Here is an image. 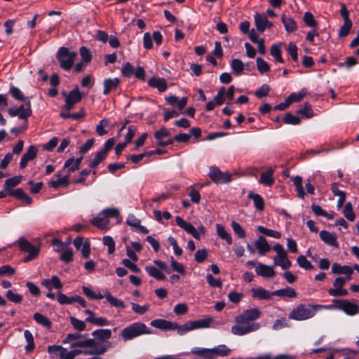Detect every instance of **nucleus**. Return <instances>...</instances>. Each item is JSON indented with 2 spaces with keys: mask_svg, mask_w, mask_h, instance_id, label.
Segmentation results:
<instances>
[{
  "mask_svg": "<svg viewBox=\"0 0 359 359\" xmlns=\"http://www.w3.org/2000/svg\"><path fill=\"white\" fill-rule=\"evenodd\" d=\"M290 325L285 318H280L276 320L272 325L273 330H279L280 329L288 327Z\"/></svg>",
  "mask_w": 359,
  "mask_h": 359,
  "instance_id": "nucleus-59",
  "label": "nucleus"
},
{
  "mask_svg": "<svg viewBox=\"0 0 359 359\" xmlns=\"http://www.w3.org/2000/svg\"><path fill=\"white\" fill-rule=\"evenodd\" d=\"M329 308L320 304H299L289 313V318L294 320H305L313 318L317 311Z\"/></svg>",
  "mask_w": 359,
  "mask_h": 359,
  "instance_id": "nucleus-4",
  "label": "nucleus"
},
{
  "mask_svg": "<svg viewBox=\"0 0 359 359\" xmlns=\"http://www.w3.org/2000/svg\"><path fill=\"white\" fill-rule=\"evenodd\" d=\"M274 169L271 167L269 168L266 171L262 172L260 175L259 183L271 187L274 184V179L273 177Z\"/></svg>",
  "mask_w": 359,
  "mask_h": 359,
  "instance_id": "nucleus-23",
  "label": "nucleus"
},
{
  "mask_svg": "<svg viewBox=\"0 0 359 359\" xmlns=\"http://www.w3.org/2000/svg\"><path fill=\"white\" fill-rule=\"evenodd\" d=\"M86 321L100 327L107 326L110 324L109 320L104 317L97 318L95 316V318H86Z\"/></svg>",
  "mask_w": 359,
  "mask_h": 359,
  "instance_id": "nucleus-50",
  "label": "nucleus"
},
{
  "mask_svg": "<svg viewBox=\"0 0 359 359\" xmlns=\"http://www.w3.org/2000/svg\"><path fill=\"white\" fill-rule=\"evenodd\" d=\"M281 21L287 32H293L298 28V26L294 20L285 14L281 15Z\"/></svg>",
  "mask_w": 359,
  "mask_h": 359,
  "instance_id": "nucleus-27",
  "label": "nucleus"
},
{
  "mask_svg": "<svg viewBox=\"0 0 359 359\" xmlns=\"http://www.w3.org/2000/svg\"><path fill=\"white\" fill-rule=\"evenodd\" d=\"M274 266V264L273 266H268L262 263H258L255 268V271L257 276L271 278L276 276V272L273 269Z\"/></svg>",
  "mask_w": 359,
  "mask_h": 359,
  "instance_id": "nucleus-17",
  "label": "nucleus"
},
{
  "mask_svg": "<svg viewBox=\"0 0 359 359\" xmlns=\"http://www.w3.org/2000/svg\"><path fill=\"white\" fill-rule=\"evenodd\" d=\"M297 114L306 118H311L313 116L311 104L308 102L304 103V104L297 111Z\"/></svg>",
  "mask_w": 359,
  "mask_h": 359,
  "instance_id": "nucleus-57",
  "label": "nucleus"
},
{
  "mask_svg": "<svg viewBox=\"0 0 359 359\" xmlns=\"http://www.w3.org/2000/svg\"><path fill=\"white\" fill-rule=\"evenodd\" d=\"M23 102L25 104H21L18 108H9L8 109V113L11 117L18 116L20 119H23L26 123H27V119L32 113L29 97H26V100Z\"/></svg>",
  "mask_w": 359,
  "mask_h": 359,
  "instance_id": "nucleus-11",
  "label": "nucleus"
},
{
  "mask_svg": "<svg viewBox=\"0 0 359 359\" xmlns=\"http://www.w3.org/2000/svg\"><path fill=\"white\" fill-rule=\"evenodd\" d=\"M216 229L217 235L220 238L226 241L229 245L232 243L231 236L226 231L225 228L222 224H217Z\"/></svg>",
  "mask_w": 359,
  "mask_h": 359,
  "instance_id": "nucleus-38",
  "label": "nucleus"
},
{
  "mask_svg": "<svg viewBox=\"0 0 359 359\" xmlns=\"http://www.w3.org/2000/svg\"><path fill=\"white\" fill-rule=\"evenodd\" d=\"M257 231L265 236L274 238H280L281 237V233L280 231L269 229L262 226H258Z\"/></svg>",
  "mask_w": 359,
  "mask_h": 359,
  "instance_id": "nucleus-47",
  "label": "nucleus"
},
{
  "mask_svg": "<svg viewBox=\"0 0 359 359\" xmlns=\"http://www.w3.org/2000/svg\"><path fill=\"white\" fill-rule=\"evenodd\" d=\"M304 23L310 27H316L318 25L317 20H315L313 15L310 12H306L303 17Z\"/></svg>",
  "mask_w": 359,
  "mask_h": 359,
  "instance_id": "nucleus-56",
  "label": "nucleus"
},
{
  "mask_svg": "<svg viewBox=\"0 0 359 359\" xmlns=\"http://www.w3.org/2000/svg\"><path fill=\"white\" fill-rule=\"evenodd\" d=\"M255 246L257 249L259 255H264L271 250V247L263 236L258 237L255 242Z\"/></svg>",
  "mask_w": 359,
  "mask_h": 359,
  "instance_id": "nucleus-21",
  "label": "nucleus"
},
{
  "mask_svg": "<svg viewBox=\"0 0 359 359\" xmlns=\"http://www.w3.org/2000/svg\"><path fill=\"white\" fill-rule=\"evenodd\" d=\"M172 331L176 330L179 335H184L187 332L191 331L189 321L179 325L177 323L172 322Z\"/></svg>",
  "mask_w": 359,
  "mask_h": 359,
  "instance_id": "nucleus-41",
  "label": "nucleus"
},
{
  "mask_svg": "<svg viewBox=\"0 0 359 359\" xmlns=\"http://www.w3.org/2000/svg\"><path fill=\"white\" fill-rule=\"evenodd\" d=\"M211 350L212 351V359L217 355L222 357L227 356L231 353V349L224 344L215 346L213 348H211Z\"/></svg>",
  "mask_w": 359,
  "mask_h": 359,
  "instance_id": "nucleus-33",
  "label": "nucleus"
},
{
  "mask_svg": "<svg viewBox=\"0 0 359 359\" xmlns=\"http://www.w3.org/2000/svg\"><path fill=\"white\" fill-rule=\"evenodd\" d=\"M257 69L259 73L264 74L270 70L269 65L262 57L256 59Z\"/></svg>",
  "mask_w": 359,
  "mask_h": 359,
  "instance_id": "nucleus-54",
  "label": "nucleus"
},
{
  "mask_svg": "<svg viewBox=\"0 0 359 359\" xmlns=\"http://www.w3.org/2000/svg\"><path fill=\"white\" fill-rule=\"evenodd\" d=\"M283 121L286 124L297 125L300 123L301 119L298 116H294L291 113H286Z\"/></svg>",
  "mask_w": 359,
  "mask_h": 359,
  "instance_id": "nucleus-64",
  "label": "nucleus"
},
{
  "mask_svg": "<svg viewBox=\"0 0 359 359\" xmlns=\"http://www.w3.org/2000/svg\"><path fill=\"white\" fill-rule=\"evenodd\" d=\"M22 176H15L7 179L4 184V189L8 191V196H13L16 199L21 200L27 205L32 203V198L27 196L21 188L15 190L12 189L18 186L22 181Z\"/></svg>",
  "mask_w": 359,
  "mask_h": 359,
  "instance_id": "nucleus-5",
  "label": "nucleus"
},
{
  "mask_svg": "<svg viewBox=\"0 0 359 359\" xmlns=\"http://www.w3.org/2000/svg\"><path fill=\"white\" fill-rule=\"evenodd\" d=\"M209 176L212 180L217 184L227 183L231 180L230 174L222 172L217 166H212L210 168Z\"/></svg>",
  "mask_w": 359,
  "mask_h": 359,
  "instance_id": "nucleus-14",
  "label": "nucleus"
},
{
  "mask_svg": "<svg viewBox=\"0 0 359 359\" xmlns=\"http://www.w3.org/2000/svg\"><path fill=\"white\" fill-rule=\"evenodd\" d=\"M60 260L65 263H69L73 260V250L71 248H67L65 250L62 251L60 255Z\"/></svg>",
  "mask_w": 359,
  "mask_h": 359,
  "instance_id": "nucleus-62",
  "label": "nucleus"
},
{
  "mask_svg": "<svg viewBox=\"0 0 359 359\" xmlns=\"http://www.w3.org/2000/svg\"><path fill=\"white\" fill-rule=\"evenodd\" d=\"M251 292L252 297L262 300L270 299L273 296L269 291L263 287L252 288Z\"/></svg>",
  "mask_w": 359,
  "mask_h": 359,
  "instance_id": "nucleus-30",
  "label": "nucleus"
},
{
  "mask_svg": "<svg viewBox=\"0 0 359 359\" xmlns=\"http://www.w3.org/2000/svg\"><path fill=\"white\" fill-rule=\"evenodd\" d=\"M107 155L99 151L95 154L94 159L89 164L90 168H95L106 158Z\"/></svg>",
  "mask_w": 359,
  "mask_h": 359,
  "instance_id": "nucleus-58",
  "label": "nucleus"
},
{
  "mask_svg": "<svg viewBox=\"0 0 359 359\" xmlns=\"http://www.w3.org/2000/svg\"><path fill=\"white\" fill-rule=\"evenodd\" d=\"M148 85L150 87L157 88L161 93L165 91L168 88L165 79L160 77H151L148 81Z\"/></svg>",
  "mask_w": 359,
  "mask_h": 359,
  "instance_id": "nucleus-22",
  "label": "nucleus"
},
{
  "mask_svg": "<svg viewBox=\"0 0 359 359\" xmlns=\"http://www.w3.org/2000/svg\"><path fill=\"white\" fill-rule=\"evenodd\" d=\"M271 294L280 297L294 298L297 297V293L294 289L287 287L285 288L275 290L271 292Z\"/></svg>",
  "mask_w": 359,
  "mask_h": 359,
  "instance_id": "nucleus-28",
  "label": "nucleus"
},
{
  "mask_svg": "<svg viewBox=\"0 0 359 359\" xmlns=\"http://www.w3.org/2000/svg\"><path fill=\"white\" fill-rule=\"evenodd\" d=\"M175 222L177 226L187 233L191 234L196 240H200L201 234H204L205 232V229L203 225H201L198 229H196L191 223L186 222L180 216L175 217Z\"/></svg>",
  "mask_w": 359,
  "mask_h": 359,
  "instance_id": "nucleus-13",
  "label": "nucleus"
},
{
  "mask_svg": "<svg viewBox=\"0 0 359 359\" xmlns=\"http://www.w3.org/2000/svg\"><path fill=\"white\" fill-rule=\"evenodd\" d=\"M37 152L38 149L36 146H29L21 158L20 168L24 169L29 161H33L36 158Z\"/></svg>",
  "mask_w": 359,
  "mask_h": 359,
  "instance_id": "nucleus-18",
  "label": "nucleus"
},
{
  "mask_svg": "<svg viewBox=\"0 0 359 359\" xmlns=\"http://www.w3.org/2000/svg\"><path fill=\"white\" fill-rule=\"evenodd\" d=\"M248 198L254 202L255 208L259 211H262L264 208V201L261 195L258 194L249 193Z\"/></svg>",
  "mask_w": 359,
  "mask_h": 359,
  "instance_id": "nucleus-36",
  "label": "nucleus"
},
{
  "mask_svg": "<svg viewBox=\"0 0 359 359\" xmlns=\"http://www.w3.org/2000/svg\"><path fill=\"white\" fill-rule=\"evenodd\" d=\"M90 223L97 226L100 229H106L108 228L109 224V221L108 219L105 218L104 216L101 217L100 215L93 217L90 219Z\"/></svg>",
  "mask_w": 359,
  "mask_h": 359,
  "instance_id": "nucleus-34",
  "label": "nucleus"
},
{
  "mask_svg": "<svg viewBox=\"0 0 359 359\" xmlns=\"http://www.w3.org/2000/svg\"><path fill=\"white\" fill-rule=\"evenodd\" d=\"M69 321H70L71 325L74 327V329L77 330V331H79V332L83 331L86 328V323L87 321H86V320H79L78 318H76L75 317L71 316L69 318Z\"/></svg>",
  "mask_w": 359,
  "mask_h": 359,
  "instance_id": "nucleus-45",
  "label": "nucleus"
},
{
  "mask_svg": "<svg viewBox=\"0 0 359 359\" xmlns=\"http://www.w3.org/2000/svg\"><path fill=\"white\" fill-rule=\"evenodd\" d=\"M18 243L21 251L28 253L22 260L24 263H28L38 257L40 252V245H33L23 237L18 239Z\"/></svg>",
  "mask_w": 359,
  "mask_h": 359,
  "instance_id": "nucleus-8",
  "label": "nucleus"
},
{
  "mask_svg": "<svg viewBox=\"0 0 359 359\" xmlns=\"http://www.w3.org/2000/svg\"><path fill=\"white\" fill-rule=\"evenodd\" d=\"M121 83V80L118 78H108L105 79L103 81V94L107 95L110 92L116 90Z\"/></svg>",
  "mask_w": 359,
  "mask_h": 359,
  "instance_id": "nucleus-19",
  "label": "nucleus"
},
{
  "mask_svg": "<svg viewBox=\"0 0 359 359\" xmlns=\"http://www.w3.org/2000/svg\"><path fill=\"white\" fill-rule=\"evenodd\" d=\"M294 185L296 188V191L297 192V196L300 198H304L306 194L304 191V188L302 186V177L297 175L293 180Z\"/></svg>",
  "mask_w": 359,
  "mask_h": 359,
  "instance_id": "nucleus-48",
  "label": "nucleus"
},
{
  "mask_svg": "<svg viewBox=\"0 0 359 359\" xmlns=\"http://www.w3.org/2000/svg\"><path fill=\"white\" fill-rule=\"evenodd\" d=\"M345 283L346 279L343 277L337 278L333 283L334 288L329 289L328 294L332 297H345L348 295V290L343 288Z\"/></svg>",
  "mask_w": 359,
  "mask_h": 359,
  "instance_id": "nucleus-15",
  "label": "nucleus"
},
{
  "mask_svg": "<svg viewBox=\"0 0 359 359\" xmlns=\"http://www.w3.org/2000/svg\"><path fill=\"white\" fill-rule=\"evenodd\" d=\"M262 312L257 307L243 310L235 317L236 325L231 327V333L236 336H244L257 332L261 325L256 320L260 318Z\"/></svg>",
  "mask_w": 359,
  "mask_h": 359,
  "instance_id": "nucleus-1",
  "label": "nucleus"
},
{
  "mask_svg": "<svg viewBox=\"0 0 359 359\" xmlns=\"http://www.w3.org/2000/svg\"><path fill=\"white\" fill-rule=\"evenodd\" d=\"M273 250L276 252V255L273 258L274 266H280L283 270L289 269L292 265V262L287 258L283 246L276 243L273 245Z\"/></svg>",
  "mask_w": 359,
  "mask_h": 359,
  "instance_id": "nucleus-10",
  "label": "nucleus"
},
{
  "mask_svg": "<svg viewBox=\"0 0 359 359\" xmlns=\"http://www.w3.org/2000/svg\"><path fill=\"white\" fill-rule=\"evenodd\" d=\"M62 93L65 97V104L63 106V109L67 111L72 110L74 105L79 102L83 97V94L80 92L78 86H76L68 93L65 91Z\"/></svg>",
  "mask_w": 359,
  "mask_h": 359,
  "instance_id": "nucleus-12",
  "label": "nucleus"
},
{
  "mask_svg": "<svg viewBox=\"0 0 359 359\" xmlns=\"http://www.w3.org/2000/svg\"><path fill=\"white\" fill-rule=\"evenodd\" d=\"M77 56L75 51H69L67 48L61 47L57 52V60L60 62V67L64 70H69Z\"/></svg>",
  "mask_w": 359,
  "mask_h": 359,
  "instance_id": "nucleus-9",
  "label": "nucleus"
},
{
  "mask_svg": "<svg viewBox=\"0 0 359 359\" xmlns=\"http://www.w3.org/2000/svg\"><path fill=\"white\" fill-rule=\"evenodd\" d=\"M24 336L27 342V344L25 346V349L27 352H31L35 348L33 335L29 330H26L24 332Z\"/></svg>",
  "mask_w": 359,
  "mask_h": 359,
  "instance_id": "nucleus-46",
  "label": "nucleus"
},
{
  "mask_svg": "<svg viewBox=\"0 0 359 359\" xmlns=\"http://www.w3.org/2000/svg\"><path fill=\"white\" fill-rule=\"evenodd\" d=\"M255 23L257 31L263 33L266 29L268 19L264 15L256 13L255 15Z\"/></svg>",
  "mask_w": 359,
  "mask_h": 359,
  "instance_id": "nucleus-26",
  "label": "nucleus"
},
{
  "mask_svg": "<svg viewBox=\"0 0 359 359\" xmlns=\"http://www.w3.org/2000/svg\"><path fill=\"white\" fill-rule=\"evenodd\" d=\"M332 304L325 305L330 308H325L327 310L337 309L342 311L348 316H354L359 313V306L348 299H334Z\"/></svg>",
  "mask_w": 359,
  "mask_h": 359,
  "instance_id": "nucleus-7",
  "label": "nucleus"
},
{
  "mask_svg": "<svg viewBox=\"0 0 359 359\" xmlns=\"http://www.w3.org/2000/svg\"><path fill=\"white\" fill-rule=\"evenodd\" d=\"M79 53L82 58V61L86 64L89 63L92 60V55L88 48L85 46H81L79 49Z\"/></svg>",
  "mask_w": 359,
  "mask_h": 359,
  "instance_id": "nucleus-61",
  "label": "nucleus"
},
{
  "mask_svg": "<svg viewBox=\"0 0 359 359\" xmlns=\"http://www.w3.org/2000/svg\"><path fill=\"white\" fill-rule=\"evenodd\" d=\"M297 262L299 267L304 269L311 270L313 269V265L306 258L304 255H299L297 259Z\"/></svg>",
  "mask_w": 359,
  "mask_h": 359,
  "instance_id": "nucleus-53",
  "label": "nucleus"
},
{
  "mask_svg": "<svg viewBox=\"0 0 359 359\" xmlns=\"http://www.w3.org/2000/svg\"><path fill=\"white\" fill-rule=\"evenodd\" d=\"M70 348L72 350L77 349L82 352L81 354L86 355H100L104 354L107 350V346L94 339L74 342L71 344Z\"/></svg>",
  "mask_w": 359,
  "mask_h": 359,
  "instance_id": "nucleus-3",
  "label": "nucleus"
},
{
  "mask_svg": "<svg viewBox=\"0 0 359 359\" xmlns=\"http://www.w3.org/2000/svg\"><path fill=\"white\" fill-rule=\"evenodd\" d=\"M8 93L16 100L25 101L26 100L22 92L15 86H11Z\"/></svg>",
  "mask_w": 359,
  "mask_h": 359,
  "instance_id": "nucleus-60",
  "label": "nucleus"
},
{
  "mask_svg": "<svg viewBox=\"0 0 359 359\" xmlns=\"http://www.w3.org/2000/svg\"><path fill=\"white\" fill-rule=\"evenodd\" d=\"M70 348L72 350L77 349L82 352L81 354L86 355H100L104 354L107 350V346L94 339L74 342L71 344Z\"/></svg>",
  "mask_w": 359,
  "mask_h": 359,
  "instance_id": "nucleus-2",
  "label": "nucleus"
},
{
  "mask_svg": "<svg viewBox=\"0 0 359 359\" xmlns=\"http://www.w3.org/2000/svg\"><path fill=\"white\" fill-rule=\"evenodd\" d=\"M212 321V318H206L197 320L189 321L191 330L201 328H207L210 326Z\"/></svg>",
  "mask_w": 359,
  "mask_h": 359,
  "instance_id": "nucleus-31",
  "label": "nucleus"
},
{
  "mask_svg": "<svg viewBox=\"0 0 359 359\" xmlns=\"http://www.w3.org/2000/svg\"><path fill=\"white\" fill-rule=\"evenodd\" d=\"M82 291L83 294L90 299H102L104 298V294H102L100 292H95L93 291L90 288L86 286L82 287Z\"/></svg>",
  "mask_w": 359,
  "mask_h": 359,
  "instance_id": "nucleus-44",
  "label": "nucleus"
},
{
  "mask_svg": "<svg viewBox=\"0 0 359 359\" xmlns=\"http://www.w3.org/2000/svg\"><path fill=\"white\" fill-rule=\"evenodd\" d=\"M320 239L327 245L335 248H339V242L336 233H331L326 230H323L319 233Z\"/></svg>",
  "mask_w": 359,
  "mask_h": 359,
  "instance_id": "nucleus-16",
  "label": "nucleus"
},
{
  "mask_svg": "<svg viewBox=\"0 0 359 359\" xmlns=\"http://www.w3.org/2000/svg\"><path fill=\"white\" fill-rule=\"evenodd\" d=\"M332 272L335 274L349 275L353 273V269L349 266H341L334 263L332 267Z\"/></svg>",
  "mask_w": 359,
  "mask_h": 359,
  "instance_id": "nucleus-37",
  "label": "nucleus"
},
{
  "mask_svg": "<svg viewBox=\"0 0 359 359\" xmlns=\"http://www.w3.org/2000/svg\"><path fill=\"white\" fill-rule=\"evenodd\" d=\"M165 100L170 105H177L179 110L183 109L187 104L188 98L187 97H182L180 100L175 95H169L165 97Z\"/></svg>",
  "mask_w": 359,
  "mask_h": 359,
  "instance_id": "nucleus-29",
  "label": "nucleus"
},
{
  "mask_svg": "<svg viewBox=\"0 0 359 359\" xmlns=\"http://www.w3.org/2000/svg\"><path fill=\"white\" fill-rule=\"evenodd\" d=\"M231 227L236 235L240 238H244L246 236V233L244 229L239 223L236 221L231 222Z\"/></svg>",
  "mask_w": 359,
  "mask_h": 359,
  "instance_id": "nucleus-55",
  "label": "nucleus"
},
{
  "mask_svg": "<svg viewBox=\"0 0 359 359\" xmlns=\"http://www.w3.org/2000/svg\"><path fill=\"white\" fill-rule=\"evenodd\" d=\"M126 223L128 225L137 229L142 233L147 234L149 233V230L145 226L141 225L140 219L133 214H130L128 216Z\"/></svg>",
  "mask_w": 359,
  "mask_h": 359,
  "instance_id": "nucleus-20",
  "label": "nucleus"
},
{
  "mask_svg": "<svg viewBox=\"0 0 359 359\" xmlns=\"http://www.w3.org/2000/svg\"><path fill=\"white\" fill-rule=\"evenodd\" d=\"M109 121L107 118L102 119L99 124L96 126V132L100 136H103L107 133V131L104 129L105 127H108Z\"/></svg>",
  "mask_w": 359,
  "mask_h": 359,
  "instance_id": "nucleus-63",
  "label": "nucleus"
},
{
  "mask_svg": "<svg viewBox=\"0 0 359 359\" xmlns=\"http://www.w3.org/2000/svg\"><path fill=\"white\" fill-rule=\"evenodd\" d=\"M104 297L106 298L107 301L113 306L116 308H124L125 304L123 301L118 299L111 295L109 292L104 293Z\"/></svg>",
  "mask_w": 359,
  "mask_h": 359,
  "instance_id": "nucleus-42",
  "label": "nucleus"
},
{
  "mask_svg": "<svg viewBox=\"0 0 359 359\" xmlns=\"http://www.w3.org/2000/svg\"><path fill=\"white\" fill-rule=\"evenodd\" d=\"M92 335L94 337V339L98 341H104L111 337V331L109 329H99L94 330L92 332Z\"/></svg>",
  "mask_w": 359,
  "mask_h": 359,
  "instance_id": "nucleus-25",
  "label": "nucleus"
},
{
  "mask_svg": "<svg viewBox=\"0 0 359 359\" xmlns=\"http://www.w3.org/2000/svg\"><path fill=\"white\" fill-rule=\"evenodd\" d=\"M74 158L71 157L68 158L64 164L63 169L67 170V174L70 175V173L79 169V166L74 163Z\"/></svg>",
  "mask_w": 359,
  "mask_h": 359,
  "instance_id": "nucleus-51",
  "label": "nucleus"
},
{
  "mask_svg": "<svg viewBox=\"0 0 359 359\" xmlns=\"http://www.w3.org/2000/svg\"><path fill=\"white\" fill-rule=\"evenodd\" d=\"M191 353L195 355L203 357L205 359H212V351L211 348L194 347Z\"/></svg>",
  "mask_w": 359,
  "mask_h": 359,
  "instance_id": "nucleus-32",
  "label": "nucleus"
},
{
  "mask_svg": "<svg viewBox=\"0 0 359 359\" xmlns=\"http://www.w3.org/2000/svg\"><path fill=\"white\" fill-rule=\"evenodd\" d=\"M231 67L233 72V73L239 76L242 74L244 69V64L239 59H233L231 62Z\"/></svg>",
  "mask_w": 359,
  "mask_h": 359,
  "instance_id": "nucleus-49",
  "label": "nucleus"
},
{
  "mask_svg": "<svg viewBox=\"0 0 359 359\" xmlns=\"http://www.w3.org/2000/svg\"><path fill=\"white\" fill-rule=\"evenodd\" d=\"M150 325L163 331H172V322L165 319L158 318L153 320L151 321Z\"/></svg>",
  "mask_w": 359,
  "mask_h": 359,
  "instance_id": "nucleus-24",
  "label": "nucleus"
},
{
  "mask_svg": "<svg viewBox=\"0 0 359 359\" xmlns=\"http://www.w3.org/2000/svg\"><path fill=\"white\" fill-rule=\"evenodd\" d=\"M343 213L345 216V217L351 221L353 222L355 219V214L353 210V206L351 202H348L346 203L345 207L343 210Z\"/></svg>",
  "mask_w": 359,
  "mask_h": 359,
  "instance_id": "nucleus-52",
  "label": "nucleus"
},
{
  "mask_svg": "<svg viewBox=\"0 0 359 359\" xmlns=\"http://www.w3.org/2000/svg\"><path fill=\"white\" fill-rule=\"evenodd\" d=\"M145 270L149 273V275L158 280H163L166 278L165 276L157 268L148 266L145 267Z\"/></svg>",
  "mask_w": 359,
  "mask_h": 359,
  "instance_id": "nucleus-40",
  "label": "nucleus"
},
{
  "mask_svg": "<svg viewBox=\"0 0 359 359\" xmlns=\"http://www.w3.org/2000/svg\"><path fill=\"white\" fill-rule=\"evenodd\" d=\"M270 54L275 58V60L280 63L284 62V60L281 55L280 45L274 43L271 46Z\"/></svg>",
  "mask_w": 359,
  "mask_h": 359,
  "instance_id": "nucleus-43",
  "label": "nucleus"
},
{
  "mask_svg": "<svg viewBox=\"0 0 359 359\" xmlns=\"http://www.w3.org/2000/svg\"><path fill=\"white\" fill-rule=\"evenodd\" d=\"M152 332L147 325L140 322L133 323L123 328L120 333L123 340H131L142 334H150Z\"/></svg>",
  "mask_w": 359,
  "mask_h": 359,
  "instance_id": "nucleus-6",
  "label": "nucleus"
},
{
  "mask_svg": "<svg viewBox=\"0 0 359 359\" xmlns=\"http://www.w3.org/2000/svg\"><path fill=\"white\" fill-rule=\"evenodd\" d=\"M33 318L38 324L46 328L50 329L52 326L51 321L46 316L40 313H35L33 316Z\"/></svg>",
  "mask_w": 359,
  "mask_h": 359,
  "instance_id": "nucleus-39",
  "label": "nucleus"
},
{
  "mask_svg": "<svg viewBox=\"0 0 359 359\" xmlns=\"http://www.w3.org/2000/svg\"><path fill=\"white\" fill-rule=\"evenodd\" d=\"M69 184V175L67 174L62 178L57 179L56 180H51L48 182V185L55 189L61 187H66Z\"/></svg>",
  "mask_w": 359,
  "mask_h": 359,
  "instance_id": "nucleus-35",
  "label": "nucleus"
}]
</instances>
